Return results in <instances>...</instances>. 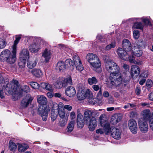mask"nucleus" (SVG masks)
Returning <instances> with one entry per match:
<instances>
[{"label":"nucleus","mask_w":153,"mask_h":153,"mask_svg":"<svg viewBox=\"0 0 153 153\" xmlns=\"http://www.w3.org/2000/svg\"><path fill=\"white\" fill-rule=\"evenodd\" d=\"M19 85L18 81L13 79L12 82L7 83L6 85H4L2 89L4 90L6 94L10 95L13 93L16 94L17 96L20 97L22 96V91H18V88Z\"/></svg>","instance_id":"obj_1"},{"label":"nucleus","mask_w":153,"mask_h":153,"mask_svg":"<svg viewBox=\"0 0 153 153\" xmlns=\"http://www.w3.org/2000/svg\"><path fill=\"white\" fill-rule=\"evenodd\" d=\"M93 111L90 110L86 109L83 114V120L86 124H88L89 130L93 131L97 125V121L93 115Z\"/></svg>","instance_id":"obj_2"},{"label":"nucleus","mask_w":153,"mask_h":153,"mask_svg":"<svg viewBox=\"0 0 153 153\" xmlns=\"http://www.w3.org/2000/svg\"><path fill=\"white\" fill-rule=\"evenodd\" d=\"M105 69L110 74H118L120 68L117 64L112 60H107L105 61Z\"/></svg>","instance_id":"obj_3"},{"label":"nucleus","mask_w":153,"mask_h":153,"mask_svg":"<svg viewBox=\"0 0 153 153\" xmlns=\"http://www.w3.org/2000/svg\"><path fill=\"white\" fill-rule=\"evenodd\" d=\"M110 74V83L111 84L112 88L120 86L122 82V78L120 74Z\"/></svg>","instance_id":"obj_4"},{"label":"nucleus","mask_w":153,"mask_h":153,"mask_svg":"<svg viewBox=\"0 0 153 153\" xmlns=\"http://www.w3.org/2000/svg\"><path fill=\"white\" fill-rule=\"evenodd\" d=\"M92 96V93L89 89L85 90L82 88H79L77 94V97L79 100H82L86 97L90 98Z\"/></svg>","instance_id":"obj_5"},{"label":"nucleus","mask_w":153,"mask_h":153,"mask_svg":"<svg viewBox=\"0 0 153 153\" xmlns=\"http://www.w3.org/2000/svg\"><path fill=\"white\" fill-rule=\"evenodd\" d=\"M117 54L120 58L123 60H128L131 62H133V57L131 58L129 55L130 53L127 52L121 48H119L117 49Z\"/></svg>","instance_id":"obj_6"},{"label":"nucleus","mask_w":153,"mask_h":153,"mask_svg":"<svg viewBox=\"0 0 153 153\" xmlns=\"http://www.w3.org/2000/svg\"><path fill=\"white\" fill-rule=\"evenodd\" d=\"M42 40L39 38H36L34 40V43L32 44L29 46V49L31 52H36L40 48V45Z\"/></svg>","instance_id":"obj_7"},{"label":"nucleus","mask_w":153,"mask_h":153,"mask_svg":"<svg viewBox=\"0 0 153 153\" xmlns=\"http://www.w3.org/2000/svg\"><path fill=\"white\" fill-rule=\"evenodd\" d=\"M138 126L140 131L143 133H146L148 130V126L146 120L141 118L139 119L138 121Z\"/></svg>","instance_id":"obj_8"},{"label":"nucleus","mask_w":153,"mask_h":153,"mask_svg":"<svg viewBox=\"0 0 153 153\" xmlns=\"http://www.w3.org/2000/svg\"><path fill=\"white\" fill-rule=\"evenodd\" d=\"M128 126L129 129L133 134H135L137 133V126L135 120L133 119H131L128 121Z\"/></svg>","instance_id":"obj_9"},{"label":"nucleus","mask_w":153,"mask_h":153,"mask_svg":"<svg viewBox=\"0 0 153 153\" xmlns=\"http://www.w3.org/2000/svg\"><path fill=\"white\" fill-rule=\"evenodd\" d=\"M30 94H27L22 100L21 103V107L22 108L27 107L28 104L30 103L33 100Z\"/></svg>","instance_id":"obj_10"},{"label":"nucleus","mask_w":153,"mask_h":153,"mask_svg":"<svg viewBox=\"0 0 153 153\" xmlns=\"http://www.w3.org/2000/svg\"><path fill=\"white\" fill-rule=\"evenodd\" d=\"M122 47L123 49L127 52L132 53V47L130 42L128 39H124L123 41Z\"/></svg>","instance_id":"obj_11"},{"label":"nucleus","mask_w":153,"mask_h":153,"mask_svg":"<svg viewBox=\"0 0 153 153\" xmlns=\"http://www.w3.org/2000/svg\"><path fill=\"white\" fill-rule=\"evenodd\" d=\"M111 134L112 137L115 139L118 140L121 138V132L119 129L116 128L111 127Z\"/></svg>","instance_id":"obj_12"},{"label":"nucleus","mask_w":153,"mask_h":153,"mask_svg":"<svg viewBox=\"0 0 153 153\" xmlns=\"http://www.w3.org/2000/svg\"><path fill=\"white\" fill-rule=\"evenodd\" d=\"M143 40H140L138 41L136 44L137 48L134 49V52H133L135 56L140 57L142 55V51L140 49V48L143 46Z\"/></svg>","instance_id":"obj_13"},{"label":"nucleus","mask_w":153,"mask_h":153,"mask_svg":"<svg viewBox=\"0 0 153 153\" xmlns=\"http://www.w3.org/2000/svg\"><path fill=\"white\" fill-rule=\"evenodd\" d=\"M10 54L11 52L8 50L6 49L3 51L0 55V60L2 62L6 61Z\"/></svg>","instance_id":"obj_14"},{"label":"nucleus","mask_w":153,"mask_h":153,"mask_svg":"<svg viewBox=\"0 0 153 153\" xmlns=\"http://www.w3.org/2000/svg\"><path fill=\"white\" fill-rule=\"evenodd\" d=\"M16 50L13 49L12 53H11L10 56L8 57L6 62L8 63L13 64L15 63L16 60Z\"/></svg>","instance_id":"obj_15"},{"label":"nucleus","mask_w":153,"mask_h":153,"mask_svg":"<svg viewBox=\"0 0 153 153\" xmlns=\"http://www.w3.org/2000/svg\"><path fill=\"white\" fill-rule=\"evenodd\" d=\"M131 75L132 77L137 76L140 74V69L139 67L136 65H133L131 69Z\"/></svg>","instance_id":"obj_16"},{"label":"nucleus","mask_w":153,"mask_h":153,"mask_svg":"<svg viewBox=\"0 0 153 153\" xmlns=\"http://www.w3.org/2000/svg\"><path fill=\"white\" fill-rule=\"evenodd\" d=\"M66 94L70 97H74L76 94L75 88L72 86L68 87L65 90Z\"/></svg>","instance_id":"obj_17"},{"label":"nucleus","mask_w":153,"mask_h":153,"mask_svg":"<svg viewBox=\"0 0 153 153\" xmlns=\"http://www.w3.org/2000/svg\"><path fill=\"white\" fill-rule=\"evenodd\" d=\"M29 58V53L28 50L23 48L20 53V58L22 59H27Z\"/></svg>","instance_id":"obj_18"},{"label":"nucleus","mask_w":153,"mask_h":153,"mask_svg":"<svg viewBox=\"0 0 153 153\" xmlns=\"http://www.w3.org/2000/svg\"><path fill=\"white\" fill-rule=\"evenodd\" d=\"M141 114L145 120H149L151 117V114L150 111L148 109H146L141 112Z\"/></svg>","instance_id":"obj_19"},{"label":"nucleus","mask_w":153,"mask_h":153,"mask_svg":"<svg viewBox=\"0 0 153 153\" xmlns=\"http://www.w3.org/2000/svg\"><path fill=\"white\" fill-rule=\"evenodd\" d=\"M86 58L90 64L91 63V62L96 61L98 59V58L97 56L93 53L88 54L87 55Z\"/></svg>","instance_id":"obj_20"},{"label":"nucleus","mask_w":153,"mask_h":153,"mask_svg":"<svg viewBox=\"0 0 153 153\" xmlns=\"http://www.w3.org/2000/svg\"><path fill=\"white\" fill-rule=\"evenodd\" d=\"M67 68L64 62L59 61L56 65V69L57 71H63Z\"/></svg>","instance_id":"obj_21"},{"label":"nucleus","mask_w":153,"mask_h":153,"mask_svg":"<svg viewBox=\"0 0 153 153\" xmlns=\"http://www.w3.org/2000/svg\"><path fill=\"white\" fill-rule=\"evenodd\" d=\"M31 72L33 76L38 78L41 77L43 75L42 71L39 69L34 68L31 70Z\"/></svg>","instance_id":"obj_22"},{"label":"nucleus","mask_w":153,"mask_h":153,"mask_svg":"<svg viewBox=\"0 0 153 153\" xmlns=\"http://www.w3.org/2000/svg\"><path fill=\"white\" fill-rule=\"evenodd\" d=\"M37 62L38 60L36 59H30L27 61V67L29 69H32L36 66Z\"/></svg>","instance_id":"obj_23"},{"label":"nucleus","mask_w":153,"mask_h":153,"mask_svg":"<svg viewBox=\"0 0 153 153\" xmlns=\"http://www.w3.org/2000/svg\"><path fill=\"white\" fill-rule=\"evenodd\" d=\"M58 114L61 118L67 117H65V111L62 106L59 105L58 108Z\"/></svg>","instance_id":"obj_24"},{"label":"nucleus","mask_w":153,"mask_h":153,"mask_svg":"<svg viewBox=\"0 0 153 153\" xmlns=\"http://www.w3.org/2000/svg\"><path fill=\"white\" fill-rule=\"evenodd\" d=\"M37 102L41 105H46L47 102L46 98L42 95H38L37 98Z\"/></svg>","instance_id":"obj_25"},{"label":"nucleus","mask_w":153,"mask_h":153,"mask_svg":"<svg viewBox=\"0 0 153 153\" xmlns=\"http://www.w3.org/2000/svg\"><path fill=\"white\" fill-rule=\"evenodd\" d=\"M121 119V117L117 114H115L111 118L110 122L112 124L114 125L120 122Z\"/></svg>","instance_id":"obj_26"},{"label":"nucleus","mask_w":153,"mask_h":153,"mask_svg":"<svg viewBox=\"0 0 153 153\" xmlns=\"http://www.w3.org/2000/svg\"><path fill=\"white\" fill-rule=\"evenodd\" d=\"M62 83L64 87H65L69 85H71L72 82L71 76H68L66 78L64 79Z\"/></svg>","instance_id":"obj_27"},{"label":"nucleus","mask_w":153,"mask_h":153,"mask_svg":"<svg viewBox=\"0 0 153 153\" xmlns=\"http://www.w3.org/2000/svg\"><path fill=\"white\" fill-rule=\"evenodd\" d=\"M51 52L49 50L45 49L43 53L42 56L45 58L46 62L48 61L51 58Z\"/></svg>","instance_id":"obj_28"},{"label":"nucleus","mask_w":153,"mask_h":153,"mask_svg":"<svg viewBox=\"0 0 153 153\" xmlns=\"http://www.w3.org/2000/svg\"><path fill=\"white\" fill-rule=\"evenodd\" d=\"M64 63L67 68L69 67L72 70L74 69L75 67L74 64L73 63V62L71 59H67Z\"/></svg>","instance_id":"obj_29"},{"label":"nucleus","mask_w":153,"mask_h":153,"mask_svg":"<svg viewBox=\"0 0 153 153\" xmlns=\"http://www.w3.org/2000/svg\"><path fill=\"white\" fill-rule=\"evenodd\" d=\"M90 64L93 68L96 69L100 68L101 65L100 61L99 59L96 61L91 62Z\"/></svg>","instance_id":"obj_30"},{"label":"nucleus","mask_w":153,"mask_h":153,"mask_svg":"<svg viewBox=\"0 0 153 153\" xmlns=\"http://www.w3.org/2000/svg\"><path fill=\"white\" fill-rule=\"evenodd\" d=\"M21 38V35H16V39L14 41V43L13 46L12 48L16 50L17 44L19 43V40Z\"/></svg>","instance_id":"obj_31"},{"label":"nucleus","mask_w":153,"mask_h":153,"mask_svg":"<svg viewBox=\"0 0 153 153\" xmlns=\"http://www.w3.org/2000/svg\"><path fill=\"white\" fill-rule=\"evenodd\" d=\"M28 148L29 146L27 145H23L19 144L18 146V149L19 152H22L27 149Z\"/></svg>","instance_id":"obj_32"},{"label":"nucleus","mask_w":153,"mask_h":153,"mask_svg":"<svg viewBox=\"0 0 153 153\" xmlns=\"http://www.w3.org/2000/svg\"><path fill=\"white\" fill-rule=\"evenodd\" d=\"M54 87L56 89H60L63 87L62 82L59 79H58L54 85Z\"/></svg>","instance_id":"obj_33"},{"label":"nucleus","mask_w":153,"mask_h":153,"mask_svg":"<svg viewBox=\"0 0 153 153\" xmlns=\"http://www.w3.org/2000/svg\"><path fill=\"white\" fill-rule=\"evenodd\" d=\"M75 124V121L74 120H71L68 124L67 127V131L68 132H71L74 129Z\"/></svg>","instance_id":"obj_34"},{"label":"nucleus","mask_w":153,"mask_h":153,"mask_svg":"<svg viewBox=\"0 0 153 153\" xmlns=\"http://www.w3.org/2000/svg\"><path fill=\"white\" fill-rule=\"evenodd\" d=\"M88 82L89 85H92L93 84L97 83L98 80L95 77L93 76L91 78H88Z\"/></svg>","instance_id":"obj_35"},{"label":"nucleus","mask_w":153,"mask_h":153,"mask_svg":"<svg viewBox=\"0 0 153 153\" xmlns=\"http://www.w3.org/2000/svg\"><path fill=\"white\" fill-rule=\"evenodd\" d=\"M73 63L74 64V67L75 65H78L81 62L79 56L77 55H75L73 56Z\"/></svg>","instance_id":"obj_36"},{"label":"nucleus","mask_w":153,"mask_h":153,"mask_svg":"<svg viewBox=\"0 0 153 153\" xmlns=\"http://www.w3.org/2000/svg\"><path fill=\"white\" fill-rule=\"evenodd\" d=\"M133 27L134 28L143 30V25L142 23L137 22L134 23Z\"/></svg>","instance_id":"obj_37"},{"label":"nucleus","mask_w":153,"mask_h":153,"mask_svg":"<svg viewBox=\"0 0 153 153\" xmlns=\"http://www.w3.org/2000/svg\"><path fill=\"white\" fill-rule=\"evenodd\" d=\"M9 149L11 151L15 150L17 148L16 144L12 140H10L9 143Z\"/></svg>","instance_id":"obj_38"},{"label":"nucleus","mask_w":153,"mask_h":153,"mask_svg":"<svg viewBox=\"0 0 153 153\" xmlns=\"http://www.w3.org/2000/svg\"><path fill=\"white\" fill-rule=\"evenodd\" d=\"M68 120V117L61 118L59 121V125L61 127H63L66 124Z\"/></svg>","instance_id":"obj_39"},{"label":"nucleus","mask_w":153,"mask_h":153,"mask_svg":"<svg viewBox=\"0 0 153 153\" xmlns=\"http://www.w3.org/2000/svg\"><path fill=\"white\" fill-rule=\"evenodd\" d=\"M104 129L106 134L109 133H111V127H110V124L106 123L105 124L104 126Z\"/></svg>","instance_id":"obj_40"},{"label":"nucleus","mask_w":153,"mask_h":153,"mask_svg":"<svg viewBox=\"0 0 153 153\" xmlns=\"http://www.w3.org/2000/svg\"><path fill=\"white\" fill-rule=\"evenodd\" d=\"M29 84L34 89H38L40 87V85L38 83L35 82H29Z\"/></svg>","instance_id":"obj_41"},{"label":"nucleus","mask_w":153,"mask_h":153,"mask_svg":"<svg viewBox=\"0 0 153 153\" xmlns=\"http://www.w3.org/2000/svg\"><path fill=\"white\" fill-rule=\"evenodd\" d=\"M26 59H22L20 58L18 62V65L20 68H22L25 66Z\"/></svg>","instance_id":"obj_42"},{"label":"nucleus","mask_w":153,"mask_h":153,"mask_svg":"<svg viewBox=\"0 0 153 153\" xmlns=\"http://www.w3.org/2000/svg\"><path fill=\"white\" fill-rule=\"evenodd\" d=\"M116 46V42L114 41L112 42L111 43L106 46L105 47V50L108 51L111 49L112 48H114Z\"/></svg>","instance_id":"obj_43"},{"label":"nucleus","mask_w":153,"mask_h":153,"mask_svg":"<svg viewBox=\"0 0 153 153\" xmlns=\"http://www.w3.org/2000/svg\"><path fill=\"white\" fill-rule=\"evenodd\" d=\"M6 45V42L4 39H0V49L5 47Z\"/></svg>","instance_id":"obj_44"},{"label":"nucleus","mask_w":153,"mask_h":153,"mask_svg":"<svg viewBox=\"0 0 153 153\" xmlns=\"http://www.w3.org/2000/svg\"><path fill=\"white\" fill-rule=\"evenodd\" d=\"M57 117V114L54 111V110L52 109L51 111V117L52 120L54 121L56 119Z\"/></svg>","instance_id":"obj_45"},{"label":"nucleus","mask_w":153,"mask_h":153,"mask_svg":"<svg viewBox=\"0 0 153 153\" xmlns=\"http://www.w3.org/2000/svg\"><path fill=\"white\" fill-rule=\"evenodd\" d=\"M43 107L42 106H40L38 108L39 114L40 115L43 114L44 113L47 112L46 111H45V110L43 108Z\"/></svg>","instance_id":"obj_46"},{"label":"nucleus","mask_w":153,"mask_h":153,"mask_svg":"<svg viewBox=\"0 0 153 153\" xmlns=\"http://www.w3.org/2000/svg\"><path fill=\"white\" fill-rule=\"evenodd\" d=\"M22 91L27 93L30 91V89L28 86L24 85L22 87Z\"/></svg>","instance_id":"obj_47"},{"label":"nucleus","mask_w":153,"mask_h":153,"mask_svg":"<svg viewBox=\"0 0 153 153\" xmlns=\"http://www.w3.org/2000/svg\"><path fill=\"white\" fill-rule=\"evenodd\" d=\"M133 36L134 38L137 39L140 36L139 31L137 30H134L133 31Z\"/></svg>","instance_id":"obj_48"},{"label":"nucleus","mask_w":153,"mask_h":153,"mask_svg":"<svg viewBox=\"0 0 153 153\" xmlns=\"http://www.w3.org/2000/svg\"><path fill=\"white\" fill-rule=\"evenodd\" d=\"M75 66L76 67V70L79 71H82L83 69V67L81 62L78 65H75Z\"/></svg>","instance_id":"obj_49"},{"label":"nucleus","mask_w":153,"mask_h":153,"mask_svg":"<svg viewBox=\"0 0 153 153\" xmlns=\"http://www.w3.org/2000/svg\"><path fill=\"white\" fill-rule=\"evenodd\" d=\"M84 121H77V125L78 128H82L84 126Z\"/></svg>","instance_id":"obj_50"},{"label":"nucleus","mask_w":153,"mask_h":153,"mask_svg":"<svg viewBox=\"0 0 153 153\" xmlns=\"http://www.w3.org/2000/svg\"><path fill=\"white\" fill-rule=\"evenodd\" d=\"M146 85L148 88H150L153 85V82L152 80L150 79H147L146 82Z\"/></svg>","instance_id":"obj_51"},{"label":"nucleus","mask_w":153,"mask_h":153,"mask_svg":"<svg viewBox=\"0 0 153 153\" xmlns=\"http://www.w3.org/2000/svg\"><path fill=\"white\" fill-rule=\"evenodd\" d=\"M83 117L82 114L81 113H79L77 115V121H83Z\"/></svg>","instance_id":"obj_52"},{"label":"nucleus","mask_w":153,"mask_h":153,"mask_svg":"<svg viewBox=\"0 0 153 153\" xmlns=\"http://www.w3.org/2000/svg\"><path fill=\"white\" fill-rule=\"evenodd\" d=\"M48 113H44L43 114H42L40 115L42 117V120L44 121H46L47 120V116H48Z\"/></svg>","instance_id":"obj_53"},{"label":"nucleus","mask_w":153,"mask_h":153,"mask_svg":"<svg viewBox=\"0 0 153 153\" xmlns=\"http://www.w3.org/2000/svg\"><path fill=\"white\" fill-rule=\"evenodd\" d=\"M143 22L146 25H151L150 21L147 19H144L142 20Z\"/></svg>","instance_id":"obj_54"},{"label":"nucleus","mask_w":153,"mask_h":153,"mask_svg":"<svg viewBox=\"0 0 153 153\" xmlns=\"http://www.w3.org/2000/svg\"><path fill=\"white\" fill-rule=\"evenodd\" d=\"M64 109H66L69 111H70L71 110L72 107L70 105H65L64 106L63 108Z\"/></svg>","instance_id":"obj_55"},{"label":"nucleus","mask_w":153,"mask_h":153,"mask_svg":"<svg viewBox=\"0 0 153 153\" xmlns=\"http://www.w3.org/2000/svg\"><path fill=\"white\" fill-rule=\"evenodd\" d=\"M105 116V115L104 114H102L100 117V123L101 125H102V123L104 122L103 118H104Z\"/></svg>","instance_id":"obj_56"},{"label":"nucleus","mask_w":153,"mask_h":153,"mask_svg":"<svg viewBox=\"0 0 153 153\" xmlns=\"http://www.w3.org/2000/svg\"><path fill=\"white\" fill-rule=\"evenodd\" d=\"M102 92L101 90V88L100 89V91L97 94V98L98 99H100L102 96Z\"/></svg>","instance_id":"obj_57"},{"label":"nucleus","mask_w":153,"mask_h":153,"mask_svg":"<svg viewBox=\"0 0 153 153\" xmlns=\"http://www.w3.org/2000/svg\"><path fill=\"white\" fill-rule=\"evenodd\" d=\"M92 88L95 91H97L100 89L99 85H92Z\"/></svg>","instance_id":"obj_58"},{"label":"nucleus","mask_w":153,"mask_h":153,"mask_svg":"<svg viewBox=\"0 0 153 153\" xmlns=\"http://www.w3.org/2000/svg\"><path fill=\"white\" fill-rule=\"evenodd\" d=\"M150 127L151 129L153 131V118H151L149 120Z\"/></svg>","instance_id":"obj_59"},{"label":"nucleus","mask_w":153,"mask_h":153,"mask_svg":"<svg viewBox=\"0 0 153 153\" xmlns=\"http://www.w3.org/2000/svg\"><path fill=\"white\" fill-rule=\"evenodd\" d=\"M141 92L140 87H137L136 88L135 93L136 94L139 95L140 94Z\"/></svg>","instance_id":"obj_60"},{"label":"nucleus","mask_w":153,"mask_h":153,"mask_svg":"<svg viewBox=\"0 0 153 153\" xmlns=\"http://www.w3.org/2000/svg\"><path fill=\"white\" fill-rule=\"evenodd\" d=\"M45 89L47 90L51 91L52 90V87L50 84L47 83L46 87Z\"/></svg>","instance_id":"obj_61"},{"label":"nucleus","mask_w":153,"mask_h":153,"mask_svg":"<svg viewBox=\"0 0 153 153\" xmlns=\"http://www.w3.org/2000/svg\"><path fill=\"white\" fill-rule=\"evenodd\" d=\"M102 95L105 97H108L109 96V94L108 91H105L103 92Z\"/></svg>","instance_id":"obj_62"},{"label":"nucleus","mask_w":153,"mask_h":153,"mask_svg":"<svg viewBox=\"0 0 153 153\" xmlns=\"http://www.w3.org/2000/svg\"><path fill=\"white\" fill-rule=\"evenodd\" d=\"M70 117L72 119V120H74L76 117L75 113L74 112L72 111L70 113Z\"/></svg>","instance_id":"obj_63"},{"label":"nucleus","mask_w":153,"mask_h":153,"mask_svg":"<svg viewBox=\"0 0 153 153\" xmlns=\"http://www.w3.org/2000/svg\"><path fill=\"white\" fill-rule=\"evenodd\" d=\"M141 105L144 107H148L149 106V103L146 102L141 103Z\"/></svg>","instance_id":"obj_64"}]
</instances>
